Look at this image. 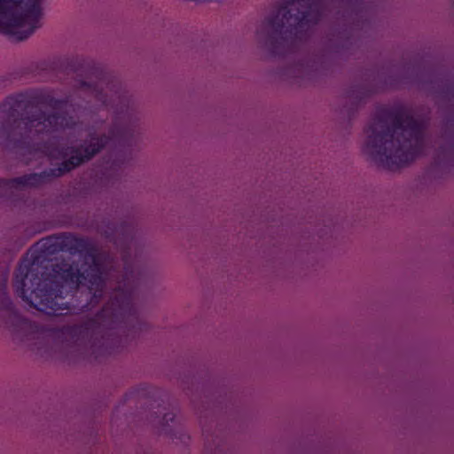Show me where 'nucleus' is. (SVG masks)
<instances>
[{"label": "nucleus", "instance_id": "f257e3e1", "mask_svg": "<svg viewBox=\"0 0 454 454\" xmlns=\"http://www.w3.org/2000/svg\"><path fill=\"white\" fill-rule=\"evenodd\" d=\"M88 238L72 233L48 237L29 249L14 273L16 294L51 315L80 314L100 301L106 286V262Z\"/></svg>", "mask_w": 454, "mask_h": 454}, {"label": "nucleus", "instance_id": "f03ea898", "mask_svg": "<svg viewBox=\"0 0 454 454\" xmlns=\"http://www.w3.org/2000/svg\"><path fill=\"white\" fill-rule=\"evenodd\" d=\"M73 91L65 98L48 90H27L10 95L0 104V114H95L113 110L124 114L127 91L121 80L99 64L75 59L67 67Z\"/></svg>", "mask_w": 454, "mask_h": 454}, {"label": "nucleus", "instance_id": "7ed1b4c3", "mask_svg": "<svg viewBox=\"0 0 454 454\" xmlns=\"http://www.w3.org/2000/svg\"><path fill=\"white\" fill-rule=\"evenodd\" d=\"M76 115H0V145L7 149L27 148L30 153L40 152L51 159H65L56 168H50L40 173H30L21 176L0 178V197L6 196L12 190L26 187H38L51 180L60 177L91 160L108 143L106 135L93 136L90 143L79 147H62L51 141L31 145L28 140L32 128L38 133H46L55 137L56 132L73 129Z\"/></svg>", "mask_w": 454, "mask_h": 454}, {"label": "nucleus", "instance_id": "20e7f679", "mask_svg": "<svg viewBox=\"0 0 454 454\" xmlns=\"http://www.w3.org/2000/svg\"><path fill=\"white\" fill-rule=\"evenodd\" d=\"M123 235L121 257L123 270L117 277L116 286L109 300L97 313L81 325H65L61 335L71 344L72 348L84 357L114 353L121 346L120 333H126L132 338L145 327L137 309L133 303L137 283L134 265L130 259L129 246L133 239L129 225L120 226Z\"/></svg>", "mask_w": 454, "mask_h": 454}, {"label": "nucleus", "instance_id": "39448f33", "mask_svg": "<svg viewBox=\"0 0 454 454\" xmlns=\"http://www.w3.org/2000/svg\"><path fill=\"white\" fill-rule=\"evenodd\" d=\"M416 115H373L364 129V153L378 166L395 170L424 154L426 123Z\"/></svg>", "mask_w": 454, "mask_h": 454}, {"label": "nucleus", "instance_id": "423d86ee", "mask_svg": "<svg viewBox=\"0 0 454 454\" xmlns=\"http://www.w3.org/2000/svg\"><path fill=\"white\" fill-rule=\"evenodd\" d=\"M327 0H285L262 23L259 39L274 56L294 52L325 15Z\"/></svg>", "mask_w": 454, "mask_h": 454}, {"label": "nucleus", "instance_id": "0eeeda50", "mask_svg": "<svg viewBox=\"0 0 454 454\" xmlns=\"http://www.w3.org/2000/svg\"><path fill=\"white\" fill-rule=\"evenodd\" d=\"M42 0H0V34L17 41L28 38L41 27Z\"/></svg>", "mask_w": 454, "mask_h": 454}, {"label": "nucleus", "instance_id": "6e6552de", "mask_svg": "<svg viewBox=\"0 0 454 454\" xmlns=\"http://www.w3.org/2000/svg\"><path fill=\"white\" fill-rule=\"evenodd\" d=\"M8 271L0 274V325L12 332L15 339L29 340L35 325L16 309L7 291Z\"/></svg>", "mask_w": 454, "mask_h": 454}, {"label": "nucleus", "instance_id": "1a4fd4ad", "mask_svg": "<svg viewBox=\"0 0 454 454\" xmlns=\"http://www.w3.org/2000/svg\"><path fill=\"white\" fill-rule=\"evenodd\" d=\"M444 116L442 127V143L436 152L435 161L452 163L454 162V114Z\"/></svg>", "mask_w": 454, "mask_h": 454}, {"label": "nucleus", "instance_id": "9d476101", "mask_svg": "<svg viewBox=\"0 0 454 454\" xmlns=\"http://www.w3.org/2000/svg\"><path fill=\"white\" fill-rule=\"evenodd\" d=\"M111 137L124 146H131L135 142L134 130L115 121L110 129Z\"/></svg>", "mask_w": 454, "mask_h": 454}, {"label": "nucleus", "instance_id": "9b49d317", "mask_svg": "<svg viewBox=\"0 0 454 454\" xmlns=\"http://www.w3.org/2000/svg\"><path fill=\"white\" fill-rule=\"evenodd\" d=\"M436 82L440 88L439 93L442 98L447 100L454 98V86L449 80L441 77L436 79Z\"/></svg>", "mask_w": 454, "mask_h": 454}, {"label": "nucleus", "instance_id": "f8f14e48", "mask_svg": "<svg viewBox=\"0 0 454 454\" xmlns=\"http://www.w3.org/2000/svg\"><path fill=\"white\" fill-rule=\"evenodd\" d=\"M355 92L357 93V95L356 96V106H357L358 105L362 104L366 98H368L370 96V91L369 90H363V91H355V90H352V94H351V97L353 98L354 97V94Z\"/></svg>", "mask_w": 454, "mask_h": 454}, {"label": "nucleus", "instance_id": "ddd939ff", "mask_svg": "<svg viewBox=\"0 0 454 454\" xmlns=\"http://www.w3.org/2000/svg\"><path fill=\"white\" fill-rule=\"evenodd\" d=\"M162 420L168 424V422H174L175 420V414L172 412H167L164 414Z\"/></svg>", "mask_w": 454, "mask_h": 454}, {"label": "nucleus", "instance_id": "4468645a", "mask_svg": "<svg viewBox=\"0 0 454 454\" xmlns=\"http://www.w3.org/2000/svg\"><path fill=\"white\" fill-rule=\"evenodd\" d=\"M179 438L181 439V442H184V439L186 438V436L184 434H183Z\"/></svg>", "mask_w": 454, "mask_h": 454}, {"label": "nucleus", "instance_id": "2eb2a0df", "mask_svg": "<svg viewBox=\"0 0 454 454\" xmlns=\"http://www.w3.org/2000/svg\"><path fill=\"white\" fill-rule=\"evenodd\" d=\"M380 114H387V113L386 112H380ZM395 114H403V113L401 112V111H398V112H395Z\"/></svg>", "mask_w": 454, "mask_h": 454}, {"label": "nucleus", "instance_id": "dca6fc26", "mask_svg": "<svg viewBox=\"0 0 454 454\" xmlns=\"http://www.w3.org/2000/svg\"><path fill=\"white\" fill-rule=\"evenodd\" d=\"M171 436H172L173 438H177V435H176V434H173Z\"/></svg>", "mask_w": 454, "mask_h": 454}]
</instances>
